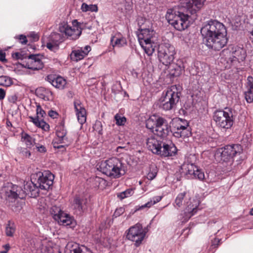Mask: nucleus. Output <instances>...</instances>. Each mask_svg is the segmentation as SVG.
I'll return each instance as SVG.
<instances>
[{
    "mask_svg": "<svg viewBox=\"0 0 253 253\" xmlns=\"http://www.w3.org/2000/svg\"><path fill=\"white\" fill-rule=\"evenodd\" d=\"M39 188L37 183H34L33 181L27 182L24 185V190L22 192L23 198L26 196L30 197H36L39 194Z\"/></svg>",
    "mask_w": 253,
    "mask_h": 253,
    "instance_id": "393cba45",
    "label": "nucleus"
},
{
    "mask_svg": "<svg viewBox=\"0 0 253 253\" xmlns=\"http://www.w3.org/2000/svg\"><path fill=\"white\" fill-rule=\"evenodd\" d=\"M0 253H6V251H1Z\"/></svg>",
    "mask_w": 253,
    "mask_h": 253,
    "instance_id": "774afa93",
    "label": "nucleus"
},
{
    "mask_svg": "<svg viewBox=\"0 0 253 253\" xmlns=\"http://www.w3.org/2000/svg\"><path fill=\"white\" fill-rule=\"evenodd\" d=\"M50 212L52 215L53 218L56 220L57 219H59V216L62 213L60 208L57 206H53L51 209Z\"/></svg>",
    "mask_w": 253,
    "mask_h": 253,
    "instance_id": "58836bf2",
    "label": "nucleus"
},
{
    "mask_svg": "<svg viewBox=\"0 0 253 253\" xmlns=\"http://www.w3.org/2000/svg\"><path fill=\"white\" fill-rule=\"evenodd\" d=\"M162 196H157L153 197L147 203H146V204H145L142 205L141 207H140L138 209V210L142 209H144L145 208H150L153 205L159 202L162 200Z\"/></svg>",
    "mask_w": 253,
    "mask_h": 253,
    "instance_id": "e433bc0d",
    "label": "nucleus"
},
{
    "mask_svg": "<svg viewBox=\"0 0 253 253\" xmlns=\"http://www.w3.org/2000/svg\"><path fill=\"white\" fill-rule=\"evenodd\" d=\"M35 146L37 151L40 153H44L46 152V149L45 147L42 145L35 143Z\"/></svg>",
    "mask_w": 253,
    "mask_h": 253,
    "instance_id": "09e8293b",
    "label": "nucleus"
},
{
    "mask_svg": "<svg viewBox=\"0 0 253 253\" xmlns=\"http://www.w3.org/2000/svg\"><path fill=\"white\" fill-rule=\"evenodd\" d=\"M160 119H162V117H157L155 115L150 117L146 121V127L154 133Z\"/></svg>",
    "mask_w": 253,
    "mask_h": 253,
    "instance_id": "473e14b6",
    "label": "nucleus"
},
{
    "mask_svg": "<svg viewBox=\"0 0 253 253\" xmlns=\"http://www.w3.org/2000/svg\"><path fill=\"white\" fill-rule=\"evenodd\" d=\"M180 95V87L179 85H173L167 89L164 96L161 98V106L165 110L173 109L178 102Z\"/></svg>",
    "mask_w": 253,
    "mask_h": 253,
    "instance_id": "6e6552de",
    "label": "nucleus"
},
{
    "mask_svg": "<svg viewBox=\"0 0 253 253\" xmlns=\"http://www.w3.org/2000/svg\"><path fill=\"white\" fill-rule=\"evenodd\" d=\"M0 61L2 62L6 61L5 59V53L1 50H0Z\"/></svg>",
    "mask_w": 253,
    "mask_h": 253,
    "instance_id": "4d7b16f0",
    "label": "nucleus"
},
{
    "mask_svg": "<svg viewBox=\"0 0 253 253\" xmlns=\"http://www.w3.org/2000/svg\"><path fill=\"white\" fill-rule=\"evenodd\" d=\"M73 26H70L68 23L63 22L59 25V32L64 34L67 39L72 40L78 39L82 34V30L81 24L76 20L72 22Z\"/></svg>",
    "mask_w": 253,
    "mask_h": 253,
    "instance_id": "1a4fd4ad",
    "label": "nucleus"
},
{
    "mask_svg": "<svg viewBox=\"0 0 253 253\" xmlns=\"http://www.w3.org/2000/svg\"><path fill=\"white\" fill-rule=\"evenodd\" d=\"M126 238L135 243L136 247L139 246L144 239L146 231L143 228L140 223H137L129 227L126 232Z\"/></svg>",
    "mask_w": 253,
    "mask_h": 253,
    "instance_id": "9d476101",
    "label": "nucleus"
},
{
    "mask_svg": "<svg viewBox=\"0 0 253 253\" xmlns=\"http://www.w3.org/2000/svg\"><path fill=\"white\" fill-rule=\"evenodd\" d=\"M5 96V91L3 88H0V100H2Z\"/></svg>",
    "mask_w": 253,
    "mask_h": 253,
    "instance_id": "bf43d9fd",
    "label": "nucleus"
},
{
    "mask_svg": "<svg viewBox=\"0 0 253 253\" xmlns=\"http://www.w3.org/2000/svg\"><path fill=\"white\" fill-rule=\"evenodd\" d=\"M56 137L53 142V147L55 148L59 149L69 144L70 142L67 136V130L62 123L56 126Z\"/></svg>",
    "mask_w": 253,
    "mask_h": 253,
    "instance_id": "2eb2a0df",
    "label": "nucleus"
},
{
    "mask_svg": "<svg viewBox=\"0 0 253 253\" xmlns=\"http://www.w3.org/2000/svg\"><path fill=\"white\" fill-rule=\"evenodd\" d=\"M199 204V201L196 199H192L189 193L187 191L179 193L173 203L174 207L177 209L181 208L183 205L185 206L184 210L178 215V219L182 222H187L197 212Z\"/></svg>",
    "mask_w": 253,
    "mask_h": 253,
    "instance_id": "f03ea898",
    "label": "nucleus"
},
{
    "mask_svg": "<svg viewBox=\"0 0 253 253\" xmlns=\"http://www.w3.org/2000/svg\"><path fill=\"white\" fill-rule=\"evenodd\" d=\"M216 222V221L215 220H213L212 223H215ZM211 223H212V222H209V224H211Z\"/></svg>",
    "mask_w": 253,
    "mask_h": 253,
    "instance_id": "338daca9",
    "label": "nucleus"
},
{
    "mask_svg": "<svg viewBox=\"0 0 253 253\" xmlns=\"http://www.w3.org/2000/svg\"><path fill=\"white\" fill-rule=\"evenodd\" d=\"M12 84L11 79L5 76H0V85L5 86H9Z\"/></svg>",
    "mask_w": 253,
    "mask_h": 253,
    "instance_id": "a19ab883",
    "label": "nucleus"
},
{
    "mask_svg": "<svg viewBox=\"0 0 253 253\" xmlns=\"http://www.w3.org/2000/svg\"><path fill=\"white\" fill-rule=\"evenodd\" d=\"M48 79L50 80L49 82L53 86L60 89H63L67 84L66 80L60 76L53 78H49Z\"/></svg>",
    "mask_w": 253,
    "mask_h": 253,
    "instance_id": "72a5a7b5",
    "label": "nucleus"
},
{
    "mask_svg": "<svg viewBox=\"0 0 253 253\" xmlns=\"http://www.w3.org/2000/svg\"><path fill=\"white\" fill-rule=\"evenodd\" d=\"M220 243V240L216 238H215L214 240H211V246L213 248H216Z\"/></svg>",
    "mask_w": 253,
    "mask_h": 253,
    "instance_id": "3c124183",
    "label": "nucleus"
},
{
    "mask_svg": "<svg viewBox=\"0 0 253 253\" xmlns=\"http://www.w3.org/2000/svg\"><path fill=\"white\" fill-rule=\"evenodd\" d=\"M35 93L38 97L45 101H50L53 98L52 92L49 89L43 87L37 88Z\"/></svg>",
    "mask_w": 253,
    "mask_h": 253,
    "instance_id": "c756f323",
    "label": "nucleus"
},
{
    "mask_svg": "<svg viewBox=\"0 0 253 253\" xmlns=\"http://www.w3.org/2000/svg\"><path fill=\"white\" fill-rule=\"evenodd\" d=\"M163 142L158 136H151L146 141V146L148 149L153 154L158 155L162 149Z\"/></svg>",
    "mask_w": 253,
    "mask_h": 253,
    "instance_id": "412c9836",
    "label": "nucleus"
},
{
    "mask_svg": "<svg viewBox=\"0 0 253 253\" xmlns=\"http://www.w3.org/2000/svg\"><path fill=\"white\" fill-rule=\"evenodd\" d=\"M157 170L156 169H150L149 172L147 175V178L149 180H152L157 176Z\"/></svg>",
    "mask_w": 253,
    "mask_h": 253,
    "instance_id": "a18cd8bd",
    "label": "nucleus"
},
{
    "mask_svg": "<svg viewBox=\"0 0 253 253\" xmlns=\"http://www.w3.org/2000/svg\"><path fill=\"white\" fill-rule=\"evenodd\" d=\"M247 87L250 88L253 87V78L251 76H249L247 79Z\"/></svg>",
    "mask_w": 253,
    "mask_h": 253,
    "instance_id": "8fccbe9b",
    "label": "nucleus"
},
{
    "mask_svg": "<svg viewBox=\"0 0 253 253\" xmlns=\"http://www.w3.org/2000/svg\"><path fill=\"white\" fill-rule=\"evenodd\" d=\"M3 247L5 249V251H6V253L7 252V251L9 250L10 249V246L8 244H6Z\"/></svg>",
    "mask_w": 253,
    "mask_h": 253,
    "instance_id": "052dcab7",
    "label": "nucleus"
},
{
    "mask_svg": "<svg viewBox=\"0 0 253 253\" xmlns=\"http://www.w3.org/2000/svg\"><path fill=\"white\" fill-rule=\"evenodd\" d=\"M61 38L60 34L53 32L47 38L46 47L51 51H55L59 48V44Z\"/></svg>",
    "mask_w": 253,
    "mask_h": 253,
    "instance_id": "b1692460",
    "label": "nucleus"
},
{
    "mask_svg": "<svg viewBox=\"0 0 253 253\" xmlns=\"http://www.w3.org/2000/svg\"><path fill=\"white\" fill-rule=\"evenodd\" d=\"M6 125L7 126H11L12 124L9 120L6 121Z\"/></svg>",
    "mask_w": 253,
    "mask_h": 253,
    "instance_id": "e2e57ef3",
    "label": "nucleus"
},
{
    "mask_svg": "<svg viewBox=\"0 0 253 253\" xmlns=\"http://www.w3.org/2000/svg\"><path fill=\"white\" fill-rule=\"evenodd\" d=\"M124 211V209L123 208L117 209L114 212V215L116 216L121 215Z\"/></svg>",
    "mask_w": 253,
    "mask_h": 253,
    "instance_id": "5fc2aeb1",
    "label": "nucleus"
},
{
    "mask_svg": "<svg viewBox=\"0 0 253 253\" xmlns=\"http://www.w3.org/2000/svg\"><path fill=\"white\" fill-rule=\"evenodd\" d=\"M140 45L144 52L151 56L155 51L157 43V34L154 30L149 28L141 29L137 34Z\"/></svg>",
    "mask_w": 253,
    "mask_h": 253,
    "instance_id": "423d86ee",
    "label": "nucleus"
},
{
    "mask_svg": "<svg viewBox=\"0 0 253 253\" xmlns=\"http://www.w3.org/2000/svg\"><path fill=\"white\" fill-rule=\"evenodd\" d=\"M170 131H171V127L168 122L163 118L160 119L154 133L158 136L164 138L169 134Z\"/></svg>",
    "mask_w": 253,
    "mask_h": 253,
    "instance_id": "4be33fe9",
    "label": "nucleus"
},
{
    "mask_svg": "<svg viewBox=\"0 0 253 253\" xmlns=\"http://www.w3.org/2000/svg\"><path fill=\"white\" fill-rule=\"evenodd\" d=\"M188 126V123L186 120L179 118L174 122L171 131L175 137L183 138L188 137L191 134Z\"/></svg>",
    "mask_w": 253,
    "mask_h": 253,
    "instance_id": "ddd939ff",
    "label": "nucleus"
},
{
    "mask_svg": "<svg viewBox=\"0 0 253 253\" xmlns=\"http://www.w3.org/2000/svg\"><path fill=\"white\" fill-rule=\"evenodd\" d=\"M58 223L64 226H70V228L74 227L76 225V222L74 219L70 216L68 214L63 211L59 216V219L56 220Z\"/></svg>",
    "mask_w": 253,
    "mask_h": 253,
    "instance_id": "c85d7f7f",
    "label": "nucleus"
},
{
    "mask_svg": "<svg viewBox=\"0 0 253 253\" xmlns=\"http://www.w3.org/2000/svg\"><path fill=\"white\" fill-rule=\"evenodd\" d=\"M21 141L25 144L28 148H31L33 146L34 139L27 133L22 131L21 133Z\"/></svg>",
    "mask_w": 253,
    "mask_h": 253,
    "instance_id": "f704fd0d",
    "label": "nucleus"
},
{
    "mask_svg": "<svg viewBox=\"0 0 253 253\" xmlns=\"http://www.w3.org/2000/svg\"><path fill=\"white\" fill-rule=\"evenodd\" d=\"M250 213L251 215H253V208L251 209Z\"/></svg>",
    "mask_w": 253,
    "mask_h": 253,
    "instance_id": "0e129e2a",
    "label": "nucleus"
},
{
    "mask_svg": "<svg viewBox=\"0 0 253 253\" xmlns=\"http://www.w3.org/2000/svg\"><path fill=\"white\" fill-rule=\"evenodd\" d=\"M188 12L178 5L169 9L166 15L169 24L178 31H183L189 26Z\"/></svg>",
    "mask_w": 253,
    "mask_h": 253,
    "instance_id": "20e7f679",
    "label": "nucleus"
},
{
    "mask_svg": "<svg viewBox=\"0 0 253 253\" xmlns=\"http://www.w3.org/2000/svg\"><path fill=\"white\" fill-rule=\"evenodd\" d=\"M182 172L189 177L203 181L205 179V173L194 164L184 163L181 166Z\"/></svg>",
    "mask_w": 253,
    "mask_h": 253,
    "instance_id": "4468645a",
    "label": "nucleus"
},
{
    "mask_svg": "<svg viewBox=\"0 0 253 253\" xmlns=\"http://www.w3.org/2000/svg\"><path fill=\"white\" fill-rule=\"evenodd\" d=\"M176 52L174 47L169 43H164L159 46V60L163 64L168 66L173 61Z\"/></svg>",
    "mask_w": 253,
    "mask_h": 253,
    "instance_id": "9b49d317",
    "label": "nucleus"
},
{
    "mask_svg": "<svg viewBox=\"0 0 253 253\" xmlns=\"http://www.w3.org/2000/svg\"><path fill=\"white\" fill-rule=\"evenodd\" d=\"M204 42L210 49L219 51L227 43V31L225 26L217 20L205 22L201 29Z\"/></svg>",
    "mask_w": 253,
    "mask_h": 253,
    "instance_id": "f257e3e1",
    "label": "nucleus"
},
{
    "mask_svg": "<svg viewBox=\"0 0 253 253\" xmlns=\"http://www.w3.org/2000/svg\"><path fill=\"white\" fill-rule=\"evenodd\" d=\"M48 115L51 118H52L53 119H54V118H56L58 117V113L56 112H55L54 111L50 110L48 112Z\"/></svg>",
    "mask_w": 253,
    "mask_h": 253,
    "instance_id": "6e6d98bb",
    "label": "nucleus"
},
{
    "mask_svg": "<svg viewBox=\"0 0 253 253\" xmlns=\"http://www.w3.org/2000/svg\"><path fill=\"white\" fill-rule=\"evenodd\" d=\"M98 169L103 173L111 178H118L126 173L124 165L116 157H112L102 161L98 164Z\"/></svg>",
    "mask_w": 253,
    "mask_h": 253,
    "instance_id": "7ed1b4c3",
    "label": "nucleus"
},
{
    "mask_svg": "<svg viewBox=\"0 0 253 253\" xmlns=\"http://www.w3.org/2000/svg\"><path fill=\"white\" fill-rule=\"evenodd\" d=\"M12 57L16 60L23 59L25 57V54L22 52H16L12 53Z\"/></svg>",
    "mask_w": 253,
    "mask_h": 253,
    "instance_id": "de8ad7c7",
    "label": "nucleus"
},
{
    "mask_svg": "<svg viewBox=\"0 0 253 253\" xmlns=\"http://www.w3.org/2000/svg\"><path fill=\"white\" fill-rule=\"evenodd\" d=\"M111 44L113 47H122L127 45L126 38L120 33H116L111 38Z\"/></svg>",
    "mask_w": 253,
    "mask_h": 253,
    "instance_id": "cd10ccee",
    "label": "nucleus"
},
{
    "mask_svg": "<svg viewBox=\"0 0 253 253\" xmlns=\"http://www.w3.org/2000/svg\"><path fill=\"white\" fill-rule=\"evenodd\" d=\"M74 105L78 121L80 124L83 125L86 121V110L80 100H75Z\"/></svg>",
    "mask_w": 253,
    "mask_h": 253,
    "instance_id": "5701e85b",
    "label": "nucleus"
},
{
    "mask_svg": "<svg viewBox=\"0 0 253 253\" xmlns=\"http://www.w3.org/2000/svg\"><path fill=\"white\" fill-rule=\"evenodd\" d=\"M177 150L176 146L171 142H164L159 155L164 157L173 156L176 154Z\"/></svg>",
    "mask_w": 253,
    "mask_h": 253,
    "instance_id": "a878e982",
    "label": "nucleus"
},
{
    "mask_svg": "<svg viewBox=\"0 0 253 253\" xmlns=\"http://www.w3.org/2000/svg\"><path fill=\"white\" fill-rule=\"evenodd\" d=\"M18 39L22 44H26L28 42L26 37L23 35L19 36Z\"/></svg>",
    "mask_w": 253,
    "mask_h": 253,
    "instance_id": "603ef678",
    "label": "nucleus"
},
{
    "mask_svg": "<svg viewBox=\"0 0 253 253\" xmlns=\"http://www.w3.org/2000/svg\"><path fill=\"white\" fill-rule=\"evenodd\" d=\"M6 199L9 202L14 201L18 198H23V189L21 187L12 183H8L4 188Z\"/></svg>",
    "mask_w": 253,
    "mask_h": 253,
    "instance_id": "a211bd4d",
    "label": "nucleus"
},
{
    "mask_svg": "<svg viewBox=\"0 0 253 253\" xmlns=\"http://www.w3.org/2000/svg\"><path fill=\"white\" fill-rule=\"evenodd\" d=\"M36 116H30V122H32L35 126L42 128L44 131H48L49 129V125L44 120V117L46 114L40 104L37 105Z\"/></svg>",
    "mask_w": 253,
    "mask_h": 253,
    "instance_id": "f3484780",
    "label": "nucleus"
},
{
    "mask_svg": "<svg viewBox=\"0 0 253 253\" xmlns=\"http://www.w3.org/2000/svg\"><path fill=\"white\" fill-rule=\"evenodd\" d=\"M91 50V47L86 45L84 47L72 51L70 54L72 60L78 62L84 58Z\"/></svg>",
    "mask_w": 253,
    "mask_h": 253,
    "instance_id": "bb28decb",
    "label": "nucleus"
},
{
    "mask_svg": "<svg viewBox=\"0 0 253 253\" xmlns=\"http://www.w3.org/2000/svg\"><path fill=\"white\" fill-rule=\"evenodd\" d=\"M93 129L99 134H102V125L100 122H96L93 126Z\"/></svg>",
    "mask_w": 253,
    "mask_h": 253,
    "instance_id": "49530a36",
    "label": "nucleus"
},
{
    "mask_svg": "<svg viewBox=\"0 0 253 253\" xmlns=\"http://www.w3.org/2000/svg\"><path fill=\"white\" fill-rule=\"evenodd\" d=\"M81 9L84 12H97L98 7L96 4H87L86 3H83L81 6Z\"/></svg>",
    "mask_w": 253,
    "mask_h": 253,
    "instance_id": "c9c22d12",
    "label": "nucleus"
},
{
    "mask_svg": "<svg viewBox=\"0 0 253 253\" xmlns=\"http://www.w3.org/2000/svg\"><path fill=\"white\" fill-rule=\"evenodd\" d=\"M94 184L98 188H103L106 185V181L100 177L96 176L94 178Z\"/></svg>",
    "mask_w": 253,
    "mask_h": 253,
    "instance_id": "ea45409f",
    "label": "nucleus"
},
{
    "mask_svg": "<svg viewBox=\"0 0 253 253\" xmlns=\"http://www.w3.org/2000/svg\"><path fill=\"white\" fill-rule=\"evenodd\" d=\"M8 100L10 103H15L17 100V97L16 95H12L8 97Z\"/></svg>",
    "mask_w": 253,
    "mask_h": 253,
    "instance_id": "864d4df0",
    "label": "nucleus"
},
{
    "mask_svg": "<svg viewBox=\"0 0 253 253\" xmlns=\"http://www.w3.org/2000/svg\"><path fill=\"white\" fill-rule=\"evenodd\" d=\"M15 225L12 222L9 221L5 228V234L7 236L12 237L15 232Z\"/></svg>",
    "mask_w": 253,
    "mask_h": 253,
    "instance_id": "4c0bfd02",
    "label": "nucleus"
},
{
    "mask_svg": "<svg viewBox=\"0 0 253 253\" xmlns=\"http://www.w3.org/2000/svg\"><path fill=\"white\" fill-rule=\"evenodd\" d=\"M87 200L84 196H76L74 198L72 206L79 211H82L86 206Z\"/></svg>",
    "mask_w": 253,
    "mask_h": 253,
    "instance_id": "2f4dec72",
    "label": "nucleus"
},
{
    "mask_svg": "<svg viewBox=\"0 0 253 253\" xmlns=\"http://www.w3.org/2000/svg\"><path fill=\"white\" fill-rule=\"evenodd\" d=\"M127 6H128V10H129L130 9H131V6L130 5L128 4Z\"/></svg>",
    "mask_w": 253,
    "mask_h": 253,
    "instance_id": "69168bd1",
    "label": "nucleus"
},
{
    "mask_svg": "<svg viewBox=\"0 0 253 253\" xmlns=\"http://www.w3.org/2000/svg\"><path fill=\"white\" fill-rule=\"evenodd\" d=\"M242 151V147L239 144L226 145L216 151L215 159L217 163L228 170L233 164V157L240 154Z\"/></svg>",
    "mask_w": 253,
    "mask_h": 253,
    "instance_id": "39448f33",
    "label": "nucleus"
},
{
    "mask_svg": "<svg viewBox=\"0 0 253 253\" xmlns=\"http://www.w3.org/2000/svg\"><path fill=\"white\" fill-rule=\"evenodd\" d=\"M212 120L219 129L225 131L230 129L234 122L232 109L225 108L215 110L212 114Z\"/></svg>",
    "mask_w": 253,
    "mask_h": 253,
    "instance_id": "0eeeda50",
    "label": "nucleus"
},
{
    "mask_svg": "<svg viewBox=\"0 0 253 253\" xmlns=\"http://www.w3.org/2000/svg\"><path fill=\"white\" fill-rule=\"evenodd\" d=\"M36 175L38 177L37 184L39 189L48 190L52 185L54 176L50 171L39 172Z\"/></svg>",
    "mask_w": 253,
    "mask_h": 253,
    "instance_id": "dca6fc26",
    "label": "nucleus"
},
{
    "mask_svg": "<svg viewBox=\"0 0 253 253\" xmlns=\"http://www.w3.org/2000/svg\"><path fill=\"white\" fill-rule=\"evenodd\" d=\"M223 52L229 56L227 62L230 61L231 65L244 61L247 56L246 50L238 46L230 45Z\"/></svg>",
    "mask_w": 253,
    "mask_h": 253,
    "instance_id": "f8f14e48",
    "label": "nucleus"
},
{
    "mask_svg": "<svg viewBox=\"0 0 253 253\" xmlns=\"http://www.w3.org/2000/svg\"><path fill=\"white\" fill-rule=\"evenodd\" d=\"M4 74V69L3 68L0 66V76H1Z\"/></svg>",
    "mask_w": 253,
    "mask_h": 253,
    "instance_id": "680f3d73",
    "label": "nucleus"
},
{
    "mask_svg": "<svg viewBox=\"0 0 253 253\" xmlns=\"http://www.w3.org/2000/svg\"><path fill=\"white\" fill-rule=\"evenodd\" d=\"M133 191L132 189H128L125 191L121 192L118 194V197L121 200L131 196L133 194Z\"/></svg>",
    "mask_w": 253,
    "mask_h": 253,
    "instance_id": "37998d69",
    "label": "nucleus"
},
{
    "mask_svg": "<svg viewBox=\"0 0 253 253\" xmlns=\"http://www.w3.org/2000/svg\"><path fill=\"white\" fill-rule=\"evenodd\" d=\"M131 75L134 78H138L139 73L138 71L136 69H132L131 71Z\"/></svg>",
    "mask_w": 253,
    "mask_h": 253,
    "instance_id": "13d9d810",
    "label": "nucleus"
},
{
    "mask_svg": "<svg viewBox=\"0 0 253 253\" xmlns=\"http://www.w3.org/2000/svg\"><path fill=\"white\" fill-rule=\"evenodd\" d=\"M168 68L169 69V74L173 77L179 76L184 71V67L180 62L179 64L172 62L168 66Z\"/></svg>",
    "mask_w": 253,
    "mask_h": 253,
    "instance_id": "7c9ffc66",
    "label": "nucleus"
},
{
    "mask_svg": "<svg viewBox=\"0 0 253 253\" xmlns=\"http://www.w3.org/2000/svg\"><path fill=\"white\" fill-rule=\"evenodd\" d=\"M21 66L23 69L39 70L43 67V63L40 55H32L29 57L24 63L21 64Z\"/></svg>",
    "mask_w": 253,
    "mask_h": 253,
    "instance_id": "aec40b11",
    "label": "nucleus"
},
{
    "mask_svg": "<svg viewBox=\"0 0 253 253\" xmlns=\"http://www.w3.org/2000/svg\"><path fill=\"white\" fill-rule=\"evenodd\" d=\"M114 119L116 121V125L119 126L125 125L126 121V118L125 117L122 116L119 114H117L115 116Z\"/></svg>",
    "mask_w": 253,
    "mask_h": 253,
    "instance_id": "79ce46f5",
    "label": "nucleus"
},
{
    "mask_svg": "<svg viewBox=\"0 0 253 253\" xmlns=\"http://www.w3.org/2000/svg\"><path fill=\"white\" fill-rule=\"evenodd\" d=\"M245 95L247 102L252 103L253 101V87L248 88Z\"/></svg>",
    "mask_w": 253,
    "mask_h": 253,
    "instance_id": "c03bdc74",
    "label": "nucleus"
},
{
    "mask_svg": "<svg viewBox=\"0 0 253 253\" xmlns=\"http://www.w3.org/2000/svg\"><path fill=\"white\" fill-rule=\"evenodd\" d=\"M180 5L191 14L196 12L204 5L206 0H179Z\"/></svg>",
    "mask_w": 253,
    "mask_h": 253,
    "instance_id": "6ab92c4d",
    "label": "nucleus"
}]
</instances>
